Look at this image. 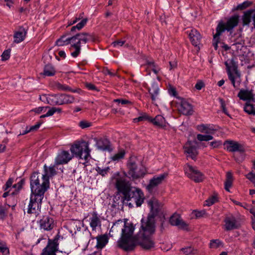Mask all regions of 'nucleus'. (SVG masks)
Returning <instances> with one entry per match:
<instances>
[{
  "label": "nucleus",
  "mask_w": 255,
  "mask_h": 255,
  "mask_svg": "<svg viewBox=\"0 0 255 255\" xmlns=\"http://www.w3.org/2000/svg\"><path fill=\"white\" fill-rule=\"evenodd\" d=\"M142 67L147 72V75H150L151 71H152L155 74H157L160 69L158 66L155 64L153 61H146V63Z\"/></svg>",
  "instance_id": "26"
},
{
  "label": "nucleus",
  "mask_w": 255,
  "mask_h": 255,
  "mask_svg": "<svg viewBox=\"0 0 255 255\" xmlns=\"http://www.w3.org/2000/svg\"><path fill=\"white\" fill-rule=\"evenodd\" d=\"M169 93L170 95L176 97V91L175 89L173 88H170L169 89Z\"/></svg>",
  "instance_id": "63"
},
{
  "label": "nucleus",
  "mask_w": 255,
  "mask_h": 255,
  "mask_svg": "<svg viewBox=\"0 0 255 255\" xmlns=\"http://www.w3.org/2000/svg\"><path fill=\"white\" fill-rule=\"evenodd\" d=\"M44 173L42 175L46 178H49L53 176L56 174V171L55 167V166H51L49 167H47L46 165H44Z\"/></svg>",
  "instance_id": "31"
},
{
  "label": "nucleus",
  "mask_w": 255,
  "mask_h": 255,
  "mask_svg": "<svg viewBox=\"0 0 255 255\" xmlns=\"http://www.w3.org/2000/svg\"><path fill=\"white\" fill-rule=\"evenodd\" d=\"M210 145L214 148H216L221 145V142L220 141H215L211 142Z\"/></svg>",
  "instance_id": "61"
},
{
  "label": "nucleus",
  "mask_w": 255,
  "mask_h": 255,
  "mask_svg": "<svg viewBox=\"0 0 255 255\" xmlns=\"http://www.w3.org/2000/svg\"><path fill=\"white\" fill-rule=\"evenodd\" d=\"M49 110L46 113V114H45L44 115H43L40 116L41 118L51 116H52L55 113L53 107H52L51 108H50L49 107Z\"/></svg>",
  "instance_id": "54"
},
{
  "label": "nucleus",
  "mask_w": 255,
  "mask_h": 255,
  "mask_svg": "<svg viewBox=\"0 0 255 255\" xmlns=\"http://www.w3.org/2000/svg\"><path fill=\"white\" fill-rule=\"evenodd\" d=\"M55 73L56 70L54 67L50 64L46 65L44 68L43 74L46 76H53Z\"/></svg>",
  "instance_id": "34"
},
{
  "label": "nucleus",
  "mask_w": 255,
  "mask_h": 255,
  "mask_svg": "<svg viewBox=\"0 0 255 255\" xmlns=\"http://www.w3.org/2000/svg\"><path fill=\"white\" fill-rule=\"evenodd\" d=\"M116 187L119 192L123 195L122 198L124 204L130 207L135 203L137 207L140 206L144 199V194L139 188L132 187L129 182L122 178H117Z\"/></svg>",
  "instance_id": "2"
},
{
  "label": "nucleus",
  "mask_w": 255,
  "mask_h": 255,
  "mask_svg": "<svg viewBox=\"0 0 255 255\" xmlns=\"http://www.w3.org/2000/svg\"><path fill=\"white\" fill-rule=\"evenodd\" d=\"M116 103H118L119 104H121L122 105H127V104H130L131 102L128 100L126 99H115L114 101Z\"/></svg>",
  "instance_id": "55"
},
{
  "label": "nucleus",
  "mask_w": 255,
  "mask_h": 255,
  "mask_svg": "<svg viewBox=\"0 0 255 255\" xmlns=\"http://www.w3.org/2000/svg\"><path fill=\"white\" fill-rule=\"evenodd\" d=\"M187 33L192 44L195 46L198 45L201 39L200 33L196 29H191Z\"/></svg>",
  "instance_id": "24"
},
{
  "label": "nucleus",
  "mask_w": 255,
  "mask_h": 255,
  "mask_svg": "<svg viewBox=\"0 0 255 255\" xmlns=\"http://www.w3.org/2000/svg\"><path fill=\"white\" fill-rule=\"evenodd\" d=\"M70 41H71V37H67L66 36L63 35L56 41V44L59 46L67 45L70 44Z\"/></svg>",
  "instance_id": "37"
},
{
  "label": "nucleus",
  "mask_w": 255,
  "mask_h": 255,
  "mask_svg": "<svg viewBox=\"0 0 255 255\" xmlns=\"http://www.w3.org/2000/svg\"><path fill=\"white\" fill-rule=\"evenodd\" d=\"M28 27L26 25L19 26L17 27V43L23 41L26 38Z\"/></svg>",
  "instance_id": "27"
},
{
  "label": "nucleus",
  "mask_w": 255,
  "mask_h": 255,
  "mask_svg": "<svg viewBox=\"0 0 255 255\" xmlns=\"http://www.w3.org/2000/svg\"><path fill=\"white\" fill-rule=\"evenodd\" d=\"M90 220L91 221L90 225L93 230H95L98 226L101 225L100 220L96 213H93L92 214V217Z\"/></svg>",
  "instance_id": "32"
},
{
  "label": "nucleus",
  "mask_w": 255,
  "mask_h": 255,
  "mask_svg": "<svg viewBox=\"0 0 255 255\" xmlns=\"http://www.w3.org/2000/svg\"><path fill=\"white\" fill-rule=\"evenodd\" d=\"M167 176L168 173L166 172L154 176L150 180L146 189L149 192H151L157 186L161 184Z\"/></svg>",
  "instance_id": "14"
},
{
  "label": "nucleus",
  "mask_w": 255,
  "mask_h": 255,
  "mask_svg": "<svg viewBox=\"0 0 255 255\" xmlns=\"http://www.w3.org/2000/svg\"><path fill=\"white\" fill-rule=\"evenodd\" d=\"M48 178L38 172H34L30 177L31 194L44 196L45 192L49 188Z\"/></svg>",
  "instance_id": "5"
},
{
  "label": "nucleus",
  "mask_w": 255,
  "mask_h": 255,
  "mask_svg": "<svg viewBox=\"0 0 255 255\" xmlns=\"http://www.w3.org/2000/svg\"><path fill=\"white\" fill-rule=\"evenodd\" d=\"M43 196L31 194L30 201L28 205L27 213L30 214H34L35 216L40 212Z\"/></svg>",
  "instance_id": "10"
},
{
  "label": "nucleus",
  "mask_w": 255,
  "mask_h": 255,
  "mask_svg": "<svg viewBox=\"0 0 255 255\" xmlns=\"http://www.w3.org/2000/svg\"><path fill=\"white\" fill-rule=\"evenodd\" d=\"M40 123H37L36 125L30 127L28 129L27 128L25 132L22 133V134L27 133L30 131L36 130L40 127Z\"/></svg>",
  "instance_id": "47"
},
{
  "label": "nucleus",
  "mask_w": 255,
  "mask_h": 255,
  "mask_svg": "<svg viewBox=\"0 0 255 255\" xmlns=\"http://www.w3.org/2000/svg\"><path fill=\"white\" fill-rule=\"evenodd\" d=\"M97 243L96 247L98 249H102L108 242V238L106 235H103L97 238Z\"/></svg>",
  "instance_id": "33"
},
{
  "label": "nucleus",
  "mask_w": 255,
  "mask_h": 255,
  "mask_svg": "<svg viewBox=\"0 0 255 255\" xmlns=\"http://www.w3.org/2000/svg\"><path fill=\"white\" fill-rule=\"evenodd\" d=\"M252 4V2L249 1H245L242 3H241L239 4L237 6V9H240L243 10L247 7H249L251 4Z\"/></svg>",
  "instance_id": "48"
},
{
  "label": "nucleus",
  "mask_w": 255,
  "mask_h": 255,
  "mask_svg": "<svg viewBox=\"0 0 255 255\" xmlns=\"http://www.w3.org/2000/svg\"><path fill=\"white\" fill-rule=\"evenodd\" d=\"M233 182V175L231 172H228L226 174V180L225 183V189L229 192L230 188L232 186Z\"/></svg>",
  "instance_id": "35"
},
{
  "label": "nucleus",
  "mask_w": 255,
  "mask_h": 255,
  "mask_svg": "<svg viewBox=\"0 0 255 255\" xmlns=\"http://www.w3.org/2000/svg\"><path fill=\"white\" fill-rule=\"evenodd\" d=\"M103 72L105 75H109L111 76H115L116 75V72H113L108 68L103 70Z\"/></svg>",
  "instance_id": "59"
},
{
  "label": "nucleus",
  "mask_w": 255,
  "mask_h": 255,
  "mask_svg": "<svg viewBox=\"0 0 255 255\" xmlns=\"http://www.w3.org/2000/svg\"><path fill=\"white\" fill-rule=\"evenodd\" d=\"M73 156L68 151L62 150L59 152L55 159V165L67 164L72 159Z\"/></svg>",
  "instance_id": "16"
},
{
  "label": "nucleus",
  "mask_w": 255,
  "mask_h": 255,
  "mask_svg": "<svg viewBox=\"0 0 255 255\" xmlns=\"http://www.w3.org/2000/svg\"><path fill=\"white\" fill-rule=\"evenodd\" d=\"M150 117H149L146 113H141L140 114L138 118H134L133 120L134 123H138L148 121L150 122Z\"/></svg>",
  "instance_id": "40"
},
{
  "label": "nucleus",
  "mask_w": 255,
  "mask_h": 255,
  "mask_svg": "<svg viewBox=\"0 0 255 255\" xmlns=\"http://www.w3.org/2000/svg\"><path fill=\"white\" fill-rule=\"evenodd\" d=\"M185 152L187 154V157H190L195 160L198 154L196 147L193 145L191 141H188L184 146Z\"/></svg>",
  "instance_id": "23"
},
{
  "label": "nucleus",
  "mask_w": 255,
  "mask_h": 255,
  "mask_svg": "<svg viewBox=\"0 0 255 255\" xmlns=\"http://www.w3.org/2000/svg\"><path fill=\"white\" fill-rule=\"evenodd\" d=\"M60 236L57 235L53 240L48 239L46 247L43 249L41 255H56L59 245L58 240Z\"/></svg>",
  "instance_id": "12"
},
{
  "label": "nucleus",
  "mask_w": 255,
  "mask_h": 255,
  "mask_svg": "<svg viewBox=\"0 0 255 255\" xmlns=\"http://www.w3.org/2000/svg\"><path fill=\"white\" fill-rule=\"evenodd\" d=\"M148 92L151 96L152 101H155L158 98L159 89L158 84L153 82L152 84L151 87L148 89Z\"/></svg>",
  "instance_id": "28"
},
{
  "label": "nucleus",
  "mask_w": 255,
  "mask_h": 255,
  "mask_svg": "<svg viewBox=\"0 0 255 255\" xmlns=\"http://www.w3.org/2000/svg\"><path fill=\"white\" fill-rule=\"evenodd\" d=\"M0 252L4 255H7L9 253L8 249L6 247L4 243L0 241Z\"/></svg>",
  "instance_id": "45"
},
{
  "label": "nucleus",
  "mask_w": 255,
  "mask_h": 255,
  "mask_svg": "<svg viewBox=\"0 0 255 255\" xmlns=\"http://www.w3.org/2000/svg\"><path fill=\"white\" fill-rule=\"evenodd\" d=\"M252 19L253 21L254 27L255 28V9H249L244 12L242 17L243 25H249Z\"/></svg>",
  "instance_id": "19"
},
{
  "label": "nucleus",
  "mask_w": 255,
  "mask_h": 255,
  "mask_svg": "<svg viewBox=\"0 0 255 255\" xmlns=\"http://www.w3.org/2000/svg\"><path fill=\"white\" fill-rule=\"evenodd\" d=\"M170 70L174 69L177 67V62L176 61L170 62Z\"/></svg>",
  "instance_id": "64"
},
{
  "label": "nucleus",
  "mask_w": 255,
  "mask_h": 255,
  "mask_svg": "<svg viewBox=\"0 0 255 255\" xmlns=\"http://www.w3.org/2000/svg\"><path fill=\"white\" fill-rule=\"evenodd\" d=\"M125 155V151L124 150H121L117 153L115 154L111 157V159L114 161H118L121 159L124 158Z\"/></svg>",
  "instance_id": "41"
},
{
  "label": "nucleus",
  "mask_w": 255,
  "mask_h": 255,
  "mask_svg": "<svg viewBox=\"0 0 255 255\" xmlns=\"http://www.w3.org/2000/svg\"><path fill=\"white\" fill-rule=\"evenodd\" d=\"M229 79L234 88H238L241 83V74L237 70V64L234 58L228 59L225 63Z\"/></svg>",
  "instance_id": "6"
},
{
  "label": "nucleus",
  "mask_w": 255,
  "mask_h": 255,
  "mask_svg": "<svg viewBox=\"0 0 255 255\" xmlns=\"http://www.w3.org/2000/svg\"><path fill=\"white\" fill-rule=\"evenodd\" d=\"M222 245L221 242L219 240H213L211 241L210 248L217 249Z\"/></svg>",
  "instance_id": "46"
},
{
  "label": "nucleus",
  "mask_w": 255,
  "mask_h": 255,
  "mask_svg": "<svg viewBox=\"0 0 255 255\" xmlns=\"http://www.w3.org/2000/svg\"><path fill=\"white\" fill-rule=\"evenodd\" d=\"M220 102L221 108L222 109L223 112L226 115H229L228 112H227V110L226 108V105H225L224 101L222 99H220Z\"/></svg>",
  "instance_id": "58"
},
{
  "label": "nucleus",
  "mask_w": 255,
  "mask_h": 255,
  "mask_svg": "<svg viewBox=\"0 0 255 255\" xmlns=\"http://www.w3.org/2000/svg\"><path fill=\"white\" fill-rule=\"evenodd\" d=\"M13 182V179L9 178L6 182L5 185L3 186V189L4 191H7L9 188H10Z\"/></svg>",
  "instance_id": "56"
},
{
  "label": "nucleus",
  "mask_w": 255,
  "mask_h": 255,
  "mask_svg": "<svg viewBox=\"0 0 255 255\" xmlns=\"http://www.w3.org/2000/svg\"><path fill=\"white\" fill-rule=\"evenodd\" d=\"M239 20V16L235 15L230 17L227 21L226 23L223 21H220L216 28V33L214 35V38L219 37L220 35L226 30L230 31L238 24Z\"/></svg>",
  "instance_id": "8"
},
{
  "label": "nucleus",
  "mask_w": 255,
  "mask_h": 255,
  "mask_svg": "<svg viewBox=\"0 0 255 255\" xmlns=\"http://www.w3.org/2000/svg\"><path fill=\"white\" fill-rule=\"evenodd\" d=\"M170 223L172 226H177L179 228L187 230L188 224L185 223L178 214H174L170 218Z\"/></svg>",
  "instance_id": "20"
},
{
  "label": "nucleus",
  "mask_w": 255,
  "mask_h": 255,
  "mask_svg": "<svg viewBox=\"0 0 255 255\" xmlns=\"http://www.w3.org/2000/svg\"><path fill=\"white\" fill-rule=\"evenodd\" d=\"M70 151L73 154V156L75 155L76 157L85 160H87L90 155L89 144L86 141L75 143L71 146Z\"/></svg>",
  "instance_id": "7"
},
{
  "label": "nucleus",
  "mask_w": 255,
  "mask_h": 255,
  "mask_svg": "<svg viewBox=\"0 0 255 255\" xmlns=\"http://www.w3.org/2000/svg\"><path fill=\"white\" fill-rule=\"evenodd\" d=\"M198 129L200 131L206 134H213L214 131L213 129L210 128L209 126L204 125L199 126L198 127Z\"/></svg>",
  "instance_id": "38"
},
{
  "label": "nucleus",
  "mask_w": 255,
  "mask_h": 255,
  "mask_svg": "<svg viewBox=\"0 0 255 255\" xmlns=\"http://www.w3.org/2000/svg\"><path fill=\"white\" fill-rule=\"evenodd\" d=\"M128 174L133 179L142 178L146 173L145 168L142 166L138 167L135 161L130 159L128 163Z\"/></svg>",
  "instance_id": "9"
},
{
  "label": "nucleus",
  "mask_w": 255,
  "mask_h": 255,
  "mask_svg": "<svg viewBox=\"0 0 255 255\" xmlns=\"http://www.w3.org/2000/svg\"><path fill=\"white\" fill-rule=\"evenodd\" d=\"M125 43V41L124 40H117L112 43V45L114 47H118L123 46Z\"/></svg>",
  "instance_id": "57"
},
{
  "label": "nucleus",
  "mask_w": 255,
  "mask_h": 255,
  "mask_svg": "<svg viewBox=\"0 0 255 255\" xmlns=\"http://www.w3.org/2000/svg\"><path fill=\"white\" fill-rule=\"evenodd\" d=\"M238 97L242 100L247 101L253 98V95L251 91L242 89L238 94Z\"/></svg>",
  "instance_id": "30"
},
{
  "label": "nucleus",
  "mask_w": 255,
  "mask_h": 255,
  "mask_svg": "<svg viewBox=\"0 0 255 255\" xmlns=\"http://www.w3.org/2000/svg\"><path fill=\"white\" fill-rule=\"evenodd\" d=\"M246 177L249 179L255 186V173L251 172L246 175Z\"/></svg>",
  "instance_id": "52"
},
{
  "label": "nucleus",
  "mask_w": 255,
  "mask_h": 255,
  "mask_svg": "<svg viewBox=\"0 0 255 255\" xmlns=\"http://www.w3.org/2000/svg\"><path fill=\"white\" fill-rule=\"evenodd\" d=\"M197 138L198 140L202 141H209L213 139V137L211 135H203L201 134H198L197 135Z\"/></svg>",
  "instance_id": "43"
},
{
  "label": "nucleus",
  "mask_w": 255,
  "mask_h": 255,
  "mask_svg": "<svg viewBox=\"0 0 255 255\" xmlns=\"http://www.w3.org/2000/svg\"><path fill=\"white\" fill-rule=\"evenodd\" d=\"M150 122L154 125L160 128H164L166 127L165 120L161 115H157L154 119L150 118Z\"/></svg>",
  "instance_id": "29"
},
{
  "label": "nucleus",
  "mask_w": 255,
  "mask_h": 255,
  "mask_svg": "<svg viewBox=\"0 0 255 255\" xmlns=\"http://www.w3.org/2000/svg\"><path fill=\"white\" fill-rule=\"evenodd\" d=\"M184 254L185 255H189V254H194V250L191 247H187L186 248H183L181 249Z\"/></svg>",
  "instance_id": "51"
},
{
  "label": "nucleus",
  "mask_w": 255,
  "mask_h": 255,
  "mask_svg": "<svg viewBox=\"0 0 255 255\" xmlns=\"http://www.w3.org/2000/svg\"><path fill=\"white\" fill-rule=\"evenodd\" d=\"M138 239L136 238L137 245H139L145 250H150L154 247V242L152 239L150 235H140Z\"/></svg>",
  "instance_id": "15"
},
{
  "label": "nucleus",
  "mask_w": 255,
  "mask_h": 255,
  "mask_svg": "<svg viewBox=\"0 0 255 255\" xmlns=\"http://www.w3.org/2000/svg\"><path fill=\"white\" fill-rule=\"evenodd\" d=\"M96 37L93 33L81 32L71 37L69 49L71 55L73 57H77L81 52V47L89 41H95Z\"/></svg>",
  "instance_id": "4"
},
{
  "label": "nucleus",
  "mask_w": 255,
  "mask_h": 255,
  "mask_svg": "<svg viewBox=\"0 0 255 255\" xmlns=\"http://www.w3.org/2000/svg\"><path fill=\"white\" fill-rule=\"evenodd\" d=\"M225 148L230 152L239 151L244 152L245 149L243 146L238 142L233 140H226L224 143Z\"/></svg>",
  "instance_id": "17"
},
{
  "label": "nucleus",
  "mask_w": 255,
  "mask_h": 255,
  "mask_svg": "<svg viewBox=\"0 0 255 255\" xmlns=\"http://www.w3.org/2000/svg\"><path fill=\"white\" fill-rule=\"evenodd\" d=\"M25 185V180L24 178H20L17 183V193L20 190L24 189V187Z\"/></svg>",
  "instance_id": "44"
},
{
  "label": "nucleus",
  "mask_w": 255,
  "mask_h": 255,
  "mask_svg": "<svg viewBox=\"0 0 255 255\" xmlns=\"http://www.w3.org/2000/svg\"><path fill=\"white\" fill-rule=\"evenodd\" d=\"M217 198L215 196H213L205 201V205L210 206L214 204L217 201Z\"/></svg>",
  "instance_id": "49"
},
{
  "label": "nucleus",
  "mask_w": 255,
  "mask_h": 255,
  "mask_svg": "<svg viewBox=\"0 0 255 255\" xmlns=\"http://www.w3.org/2000/svg\"><path fill=\"white\" fill-rule=\"evenodd\" d=\"M95 139L96 141V146L99 150L103 151H111L112 150L110 142L107 139L100 138L98 140Z\"/></svg>",
  "instance_id": "25"
},
{
  "label": "nucleus",
  "mask_w": 255,
  "mask_h": 255,
  "mask_svg": "<svg viewBox=\"0 0 255 255\" xmlns=\"http://www.w3.org/2000/svg\"><path fill=\"white\" fill-rule=\"evenodd\" d=\"M96 170L98 174L101 175L102 176H105L109 172L110 168L109 167H107L103 168L99 166H97L96 168Z\"/></svg>",
  "instance_id": "42"
},
{
  "label": "nucleus",
  "mask_w": 255,
  "mask_h": 255,
  "mask_svg": "<svg viewBox=\"0 0 255 255\" xmlns=\"http://www.w3.org/2000/svg\"><path fill=\"white\" fill-rule=\"evenodd\" d=\"M134 228L133 225L127 221L119 220L114 224L109 234L118 232L121 234V237L118 241L119 246L126 251L129 252L134 250L137 245L136 237L133 236Z\"/></svg>",
  "instance_id": "1"
},
{
  "label": "nucleus",
  "mask_w": 255,
  "mask_h": 255,
  "mask_svg": "<svg viewBox=\"0 0 255 255\" xmlns=\"http://www.w3.org/2000/svg\"><path fill=\"white\" fill-rule=\"evenodd\" d=\"M177 98L178 99L177 104L179 112L186 116L192 115L194 112L192 105L185 99Z\"/></svg>",
  "instance_id": "13"
},
{
  "label": "nucleus",
  "mask_w": 255,
  "mask_h": 255,
  "mask_svg": "<svg viewBox=\"0 0 255 255\" xmlns=\"http://www.w3.org/2000/svg\"><path fill=\"white\" fill-rule=\"evenodd\" d=\"M225 229L226 231H230L237 229L240 226V224L237 219L233 215H229L225 218Z\"/></svg>",
  "instance_id": "18"
},
{
  "label": "nucleus",
  "mask_w": 255,
  "mask_h": 255,
  "mask_svg": "<svg viewBox=\"0 0 255 255\" xmlns=\"http://www.w3.org/2000/svg\"><path fill=\"white\" fill-rule=\"evenodd\" d=\"M244 111L249 115L255 116V109L253 105L247 102L244 108Z\"/></svg>",
  "instance_id": "39"
},
{
  "label": "nucleus",
  "mask_w": 255,
  "mask_h": 255,
  "mask_svg": "<svg viewBox=\"0 0 255 255\" xmlns=\"http://www.w3.org/2000/svg\"><path fill=\"white\" fill-rule=\"evenodd\" d=\"M88 21L87 18L82 19L79 22H78L75 26L71 27V31H75L76 30H80L83 28L87 24Z\"/></svg>",
  "instance_id": "36"
},
{
  "label": "nucleus",
  "mask_w": 255,
  "mask_h": 255,
  "mask_svg": "<svg viewBox=\"0 0 255 255\" xmlns=\"http://www.w3.org/2000/svg\"><path fill=\"white\" fill-rule=\"evenodd\" d=\"M204 83L200 81L197 82L196 84L195 87L196 88V89L200 90L204 87Z\"/></svg>",
  "instance_id": "62"
},
{
  "label": "nucleus",
  "mask_w": 255,
  "mask_h": 255,
  "mask_svg": "<svg viewBox=\"0 0 255 255\" xmlns=\"http://www.w3.org/2000/svg\"><path fill=\"white\" fill-rule=\"evenodd\" d=\"M47 108H49V107H40L35 109L34 111L35 113L39 114L43 111L45 112Z\"/></svg>",
  "instance_id": "60"
},
{
  "label": "nucleus",
  "mask_w": 255,
  "mask_h": 255,
  "mask_svg": "<svg viewBox=\"0 0 255 255\" xmlns=\"http://www.w3.org/2000/svg\"><path fill=\"white\" fill-rule=\"evenodd\" d=\"M40 227L45 231L51 230L54 226L53 219L49 216H44L39 222Z\"/></svg>",
  "instance_id": "22"
},
{
  "label": "nucleus",
  "mask_w": 255,
  "mask_h": 255,
  "mask_svg": "<svg viewBox=\"0 0 255 255\" xmlns=\"http://www.w3.org/2000/svg\"><path fill=\"white\" fill-rule=\"evenodd\" d=\"M79 125L82 128H85L90 127L91 124L87 121H82L79 123Z\"/></svg>",
  "instance_id": "53"
},
{
  "label": "nucleus",
  "mask_w": 255,
  "mask_h": 255,
  "mask_svg": "<svg viewBox=\"0 0 255 255\" xmlns=\"http://www.w3.org/2000/svg\"><path fill=\"white\" fill-rule=\"evenodd\" d=\"M148 204L151 211L146 219H142L141 221L140 235H151L154 234L155 230V217L157 213L158 202L155 199H151L148 201Z\"/></svg>",
  "instance_id": "3"
},
{
  "label": "nucleus",
  "mask_w": 255,
  "mask_h": 255,
  "mask_svg": "<svg viewBox=\"0 0 255 255\" xmlns=\"http://www.w3.org/2000/svg\"><path fill=\"white\" fill-rule=\"evenodd\" d=\"M186 175L195 182H202L204 179V175L196 167L187 165L184 168Z\"/></svg>",
  "instance_id": "11"
},
{
  "label": "nucleus",
  "mask_w": 255,
  "mask_h": 255,
  "mask_svg": "<svg viewBox=\"0 0 255 255\" xmlns=\"http://www.w3.org/2000/svg\"><path fill=\"white\" fill-rule=\"evenodd\" d=\"M10 50L9 49L4 50L1 55V60L5 61L8 60L10 57Z\"/></svg>",
  "instance_id": "50"
},
{
  "label": "nucleus",
  "mask_w": 255,
  "mask_h": 255,
  "mask_svg": "<svg viewBox=\"0 0 255 255\" xmlns=\"http://www.w3.org/2000/svg\"><path fill=\"white\" fill-rule=\"evenodd\" d=\"M54 98L56 99L55 102V104L58 105L71 104L73 103L75 100L74 97L66 94L56 95Z\"/></svg>",
  "instance_id": "21"
}]
</instances>
